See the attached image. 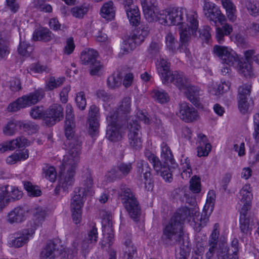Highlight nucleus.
Segmentation results:
<instances>
[{"label":"nucleus","instance_id":"obj_54","mask_svg":"<svg viewBox=\"0 0 259 259\" xmlns=\"http://www.w3.org/2000/svg\"><path fill=\"white\" fill-rule=\"evenodd\" d=\"M199 32L200 38L208 43L211 38V28L209 26H203L199 29Z\"/></svg>","mask_w":259,"mask_h":259},{"label":"nucleus","instance_id":"obj_56","mask_svg":"<svg viewBox=\"0 0 259 259\" xmlns=\"http://www.w3.org/2000/svg\"><path fill=\"white\" fill-rule=\"evenodd\" d=\"M75 102L77 106L79 109L81 110L85 109L87 101L84 92H80L76 94Z\"/></svg>","mask_w":259,"mask_h":259},{"label":"nucleus","instance_id":"obj_38","mask_svg":"<svg viewBox=\"0 0 259 259\" xmlns=\"http://www.w3.org/2000/svg\"><path fill=\"white\" fill-rule=\"evenodd\" d=\"M236 68L239 73L246 77H251L253 75L252 68L250 62L244 60H239L238 65H236Z\"/></svg>","mask_w":259,"mask_h":259},{"label":"nucleus","instance_id":"obj_59","mask_svg":"<svg viewBox=\"0 0 259 259\" xmlns=\"http://www.w3.org/2000/svg\"><path fill=\"white\" fill-rule=\"evenodd\" d=\"M9 198L13 200L19 199L22 196V193L18 188L8 185Z\"/></svg>","mask_w":259,"mask_h":259},{"label":"nucleus","instance_id":"obj_60","mask_svg":"<svg viewBox=\"0 0 259 259\" xmlns=\"http://www.w3.org/2000/svg\"><path fill=\"white\" fill-rule=\"evenodd\" d=\"M190 189L194 193H198L201 190L200 181L199 178L194 176L190 181Z\"/></svg>","mask_w":259,"mask_h":259},{"label":"nucleus","instance_id":"obj_14","mask_svg":"<svg viewBox=\"0 0 259 259\" xmlns=\"http://www.w3.org/2000/svg\"><path fill=\"white\" fill-rule=\"evenodd\" d=\"M203 12L206 18L214 25L217 24V22L223 24V22L226 21V17L219 8L214 4L207 2L206 0L204 1Z\"/></svg>","mask_w":259,"mask_h":259},{"label":"nucleus","instance_id":"obj_36","mask_svg":"<svg viewBox=\"0 0 259 259\" xmlns=\"http://www.w3.org/2000/svg\"><path fill=\"white\" fill-rule=\"evenodd\" d=\"M185 90L187 91L186 96L189 101L195 106L199 105L200 89L197 87L190 85L189 83L188 88Z\"/></svg>","mask_w":259,"mask_h":259},{"label":"nucleus","instance_id":"obj_25","mask_svg":"<svg viewBox=\"0 0 259 259\" xmlns=\"http://www.w3.org/2000/svg\"><path fill=\"white\" fill-rule=\"evenodd\" d=\"M149 30V27L147 25L140 26L130 36L129 42L130 43L134 42L135 44L134 47H136V45H140L148 35Z\"/></svg>","mask_w":259,"mask_h":259},{"label":"nucleus","instance_id":"obj_22","mask_svg":"<svg viewBox=\"0 0 259 259\" xmlns=\"http://www.w3.org/2000/svg\"><path fill=\"white\" fill-rule=\"evenodd\" d=\"M34 233L33 229H23L14 234V239L11 241V245L16 247H22L27 243L30 237Z\"/></svg>","mask_w":259,"mask_h":259},{"label":"nucleus","instance_id":"obj_42","mask_svg":"<svg viewBox=\"0 0 259 259\" xmlns=\"http://www.w3.org/2000/svg\"><path fill=\"white\" fill-rule=\"evenodd\" d=\"M28 156V151L27 150L21 152L14 153L7 158L6 162L9 164H14L18 161L27 159Z\"/></svg>","mask_w":259,"mask_h":259},{"label":"nucleus","instance_id":"obj_8","mask_svg":"<svg viewBox=\"0 0 259 259\" xmlns=\"http://www.w3.org/2000/svg\"><path fill=\"white\" fill-rule=\"evenodd\" d=\"M171 236L166 237L164 234V229L163 230L162 239L163 242L168 245H173L178 244L180 248V253L183 254H189L190 251V244L188 239H185L183 235V229L176 231L173 229L170 230Z\"/></svg>","mask_w":259,"mask_h":259},{"label":"nucleus","instance_id":"obj_64","mask_svg":"<svg viewBox=\"0 0 259 259\" xmlns=\"http://www.w3.org/2000/svg\"><path fill=\"white\" fill-rule=\"evenodd\" d=\"M9 88L12 92H19L22 90L21 83L20 79L13 78L10 81Z\"/></svg>","mask_w":259,"mask_h":259},{"label":"nucleus","instance_id":"obj_1","mask_svg":"<svg viewBox=\"0 0 259 259\" xmlns=\"http://www.w3.org/2000/svg\"><path fill=\"white\" fill-rule=\"evenodd\" d=\"M192 217L191 225L196 231H199L208 222L209 217L206 214H200L193 208L183 206L178 209L172 216L167 225L164 227V234L167 237L171 236L170 230L172 228L176 231L183 229V224L188 217Z\"/></svg>","mask_w":259,"mask_h":259},{"label":"nucleus","instance_id":"obj_58","mask_svg":"<svg viewBox=\"0 0 259 259\" xmlns=\"http://www.w3.org/2000/svg\"><path fill=\"white\" fill-rule=\"evenodd\" d=\"M65 123H75V117L73 114V107L71 104H68L66 106V120Z\"/></svg>","mask_w":259,"mask_h":259},{"label":"nucleus","instance_id":"obj_20","mask_svg":"<svg viewBox=\"0 0 259 259\" xmlns=\"http://www.w3.org/2000/svg\"><path fill=\"white\" fill-rule=\"evenodd\" d=\"M89 133L92 137H93L98 133L100 126L99 108L95 105H91L89 111Z\"/></svg>","mask_w":259,"mask_h":259},{"label":"nucleus","instance_id":"obj_62","mask_svg":"<svg viewBox=\"0 0 259 259\" xmlns=\"http://www.w3.org/2000/svg\"><path fill=\"white\" fill-rule=\"evenodd\" d=\"M33 214L35 221L37 222V223H40L44 221L46 216V212L41 207H37L34 210Z\"/></svg>","mask_w":259,"mask_h":259},{"label":"nucleus","instance_id":"obj_27","mask_svg":"<svg viewBox=\"0 0 259 259\" xmlns=\"http://www.w3.org/2000/svg\"><path fill=\"white\" fill-rule=\"evenodd\" d=\"M131 98L129 97H124L119 103L117 110L112 111L111 112H114L117 115V120L124 118L127 120V115L131 111Z\"/></svg>","mask_w":259,"mask_h":259},{"label":"nucleus","instance_id":"obj_40","mask_svg":"<svg viewBox=\"0 0 259 259\" xmlns=\"http://www.w3.org/2000/svg\"><path fill=\"white\" fill-rule=\"evenodd\" d=\"M20 120H12L8 122L3 128V133L5 135L12 136L18 130H20Z\"/></svg>","mask_w":259,"mask_h":259},{"label":"nucleus","instance_id":"obj_57","mask_svg":"<svg viewBox=\"0 0 259 259\" xmlns=\"http://www.w3.org/2000/svg\"><path fill=\"white\" fill-rule=\"evenodd\" d=\"M246 8L248 13L253 16L259 14V4L257 2L248 1L246 4Z\"/></svg>","mask_w":259,"mask_h":259},{"label":"nucleus","instance_id":"obj_9","mask_svg":"<svg viewBox=\"0 0 259 259\" xmlns=\"http://www.w3.org/2000/svg\"><path fill=\"white\" fill-rule=\"evenodd\" d=\"M117 115L114 112H110L107 117L108 125L105 138L110 142H117L123 138L122 125L117 120Z\"/></svg>","mask_w":259,"mask_h":259},{"label":"nucleus","instance_id":"obj_12","mask_svg":"<svg viewBox=\"0 0 259 259\" xmlns=\"http://www.w3.org/2000/svg\"><path fill=\"white\" fill-rule=\"evenodd\" d=\"M145 155L148 161L152 164L154 169L158 175H160L166 182H170L172 180V174L167 164L162 162L155 154L149 150L145 152Z\"/></svg>","mask_w":259,"mask_h":259},{"label":"nucleus","instance_id":"obj_31","mask_svg":"<svg viewBox=\"0 0 259 259\" xmlns=\"http://www.w3.org/2000/svg\"><path fill=\"white\" fill-rule=\"evenodd\" d=\"M75 127V123H73V125L72 123H65L64 126L65 135L67 138L66 141V145L68 147H70V143L77 144L81 146V142L79 140L77 137L74 136V128Z\"/></svg>","mask_w":259,"mask_h":259},{"label":"nucleus","instance_id":"obj_47","mask_svg":"<svg viewBox=\"0 0 259 259\" xmlns=\"http://www.w3.org/2000/svg\"><path fill=\"white\" fill-rule=\"evenodd\" d=\"M181 165H182V172L181 176L183 179L189 178L192 173V169L190 160L188 157L181 159Z\"/></svg>","mask_w":259,"mask_h":259},{"label":"nucleus","instance_id":"obj_2","mask_svg":"<svg viewBox=\"0 0 259 259\" xmlns=\"http://www.w3.org/2000/svg\"><path fill=\"white\" fill-rule=\"evenodd\" d=\"M62 160L59 187L64 191L71 187L74 182V177L80 159L81 146L77 144L70 143Z\"/></svg>","mask_w":259,"mask_h":259},{"label":"nucleus","instance_id":"obj_13","mask_svg":"<svg viewBox=\"0 0 259 259\" xmlns=\"http://www.w3.org/2000/svg\"><path fill=\"white\" fill-rule=\"evenodd\" d=\"M128 140L130 147L135 150L142 147L141 127L137 120H132L127 123Z\"/></svg>","mask_w":259,"mask_h":259},{"label":"nucleus","instance_id":"obj_33","mask_svg":"<svg viewBox=\"0 0 259 259\" xmlns=\"http://www.w3.org/2000/svg\"><path fill=\"white\" fill-rule=\"evenodd\" d=\"M102 227L103 234L108 241L109 245L110 246L112 243L114 233L112 229V223L109 217L103 220Z\"/></svg>","mask_w":259,"mask_h":259},{"label":"nucleus","instance_id":"obj_53","mask_svg":"<svg viewBox=\"0 0 259 259\" xmlns=\"http://www.w3.org/2000/svg\"><path fill=\"white\" fill-rule=\"evenodd\" d=\"M165 42L167 48L171 52H175L177 41L171 32H168L165 36Z\"/></svg>","mask_w":259,"mask_h":259},{"label":"nucleus","instance_id":"obj_55","mask_svg":"<svg viewBox=\"0 0 259 259\" xmlns=\"http://www.w3.org/2000/svg\"><path fill=\"white\" fill-rule=\"evenodd\" d=\"M161 157H163L165 160L169 161L170 162H172V161L174 160L173 155L169 147L167 145L166 143L163 142L161 145Z\"/></svg>","mask_w":259,"mask_h":259},{"label":"nucleus","instance_id":"obj_5","mask_svg":"<svg viewBox=\"0 0 259 259\" xmlns=\"http://www.w3.org/2000/svg\"><path fill=\"white\" fill-rule=\"evenodd\" d=\"M45 96V92L42 88L35 89L32 92L18 98L15 101L10 103L7 109L9 112H16L21 108H25L35 105Z\"/></svg>","mask_w":259,"mask_h":259},{"label":"nucleus","instance_id":"obj_48","mask_svg":"<svg viewBox=\"0 0 259 259\" xmlns=\"http://www.w3.org/2000/svg\"><path fill=\"white\" fill-rule=\"evenodd\" d=\"M121 77L119 73H114L108 77L107 80V85L109 88L114 89L121 84Z\"/></svg>","mask_w":259,"mask_h":259},{"label":"nucleus","instance_id":"obj_18","mask_svg":"<svg viewBox=\"0 0 259 259\" xmlns=\"http://www.w3.org/2000/svg\"><path fill=\"white\" fill-rule=\"evenodd\" d=\"M138 173L143 176L145 180V188L147 191L152 190L153 188V181L151 175V168L145 161L140 160L137 163Z\"/></svg>","mask_w":259,"mask_h":259},{"label":"nucleus","instance_id":"obj_29","mask_svg":"<svg viewBox=\"0 0 259 259\" xmlns=\"http://www.w3.org/2000/svg\"><path fill=\"white\" fill-rule=\"evenodd\" d=\"M27 212L24 207H16L8 213L7 221L10 224L21 223L25 220Z\"/></svg>","mask_w":259,"mask_h":259},{"label":"nucleus","instance_id":"obj_3","mask_svg":"<svg viewBox=\"0 0 259 259\" xmlns=\"http://www.w3.org/2000/svg\"><path fill=\"white\" fill-rule=\"evenodd\" d=\"M94 187L93 179L89 170L83 172L81 176L80 187L75 188L71 199L70 209L73 222L79 224L81 220L82 208L84 204L85 197L88 194H92Z\"/></svg>","mask_w":259,"mask_h":259},{"label":"nucleus","instance_id":"obj_24","mask_svg":"<svg viewBox=\"0 0 259 259\" xmlns=\"http://www.w3.org/2000/svg\"><path fill=\"white\" fill-rule=\"evenodd\" d=\"M251 189L249 184L245 185L240 191L241 198L240 201V208L239 210H249L251 208V200L252 199V194H251Z\"/></svg>","mask_w":259,"mask_h":259},{"label":"nucleus","instance_id":"obj_46","mask_svg":"<svg viewBox=\"0 0 259 259\" xmlns=\"http://www.w3.org/2000/svg\"><path fill=\"white\" fill-rule=\"evenodd\" d=\"M43 176L51 182L55 181L57 178V172L54 167L46 165L42 168Z\"/></svg>","mask_w":259,"mask_h":259},{"label":"nucleus","instance_id":"obj_44","mask_svg":"<svg viewBox=\"0 0 259 259\" xmlns=\"http://www.w3.org/2000/svg\"><path fill=\"white\" fill-rule=\"evenodd\" d=\"M20 130L27 132L29 134L35 133L39 128L38 125L31 121H20Z\"/></svg>","mask_w":259,"mask_h":259},{"label":"nucleus","instance_id":"obj_43","mask_svg":"<svg viewBox=\"0 0 259 259\" xmlns=\"http://www.w3.org/2000/svg\"><path fill=\"white\" fill-rule=\"evenodd\" d=\"M65 80V77H59L56 79L54 76H50L46 81L45 89L47 91H52L62 85Z\"/></svg>","mask_w":259,"mask_h":259},{"label":"nucleus","instance_id":"obj_7","mask_svg":"<svg viewBox=\"0 0 259 259\" xmlns=\"http://www.w3.org/2000/svg\"><path fill=\"white\" fill-rule=\"evenodd\" d=\"M122 202L131 218L138 222L141 215V208L139 201L132 190L125 186L121 188Z\"/></svg>","mask_w":259,"mask_h":259},{"label":"nucleus","instance_id":"obj_45","mask_svg":"<svg viewBox=\"0 0 259 259\" xmlns=\"http://www.w3.org/2000/svg\"><path fill=\"white\" fill-rule=\"evenodd\" d=\"M23 185L29 196L32 197L40 196L41 192L37 186L33 185L31 182L28 181H24Z\"/></svg>","mask_w":259,"mask_h":259},{"label":"nucleus","instance_id":"obj_49","mask_svg":"<svg viewBox=\"0 0 259 259\" xmlns=\"http://www.w3.org/2000/svg\"><path fill=\"white\" fill-rule=\"evenodd\" d=\"M152 96L156 101L161 104L167 103L169 101L168 95L163 90H153Z\"/></svg>","mask_w":259,"mask_h":259},{"label":"nucleus","instance_id":"obj_41","mask_svg":"<svg viewBox=\"0 0 259 259\" xmlns=\"http://www.w3.org/2000/svg\"><path fill=\"white\" fill-rule=\"evenodd\" d=\"M52 114L53 116H57L56 119L59 122L63 118V108L59 104H55L50 106L46 110V115Z\"/></svg>","mask_w":259,"mask_h":259},{"label":"nucleus","instance_id":"obj_16","mask_svg":"<svg viewBox=\"0 0 259 259\" xmlns=\"http://www.w3.org/2000/svg\"><path fill=\"white\" fill-rule=\"evenodd\" d=\"M251 87L249 84H243L238 88V108L240 112L244 114L249 111L251 106L247 101L251 92Z\"/></svg>","mask_w":259,"mask_h":259},{"label":"nucleus","instance_id":"obj_17","mask_svg":"<svg viewBox=\"0 0 259 259\" xmlns=\"http://www.w3.org/2000/svg\"><path fill=\"white\" fill-rule=\"evenodd\" d=\"M178 116L186 122H192L199 117L197 110L192 105L185 102L179 104Z\"/></svg>","mask_w":259,"mask_h":259},{"label":"nucleus","instance_id":"obj_6","mask_svg":"<svg viewBox=\"0 0 259 259\" xmlns=\"http://www.w3.org/2000/svg\"><path fill=\"white\" fill-rule=\"evenodd\" d=\"M187 26H180L179 27L180 43L178 50L180 52L187 53V47L191 40V35H196L198 27V21L196 14L190 15L187 18Z\"/></svg>","mask_w":259,"mask_h":259},{"label":"nucleus","instance_id":"obj_26","mask_svg":"<svg viewBox=\"0 0 259 259\" xmlns=\"http://www.w3.org/2000/svg\"><path fill=\"white\" fill-rule=\"evenodd\" d=\"M240 212L239 228L241 232L244 234H251L252 226L254 223L253 219L250 217H247L248 210H239Z\"/></svg>","mask_w":259,"mask_h":259},{"label":"nucleus","instance_id":"obj_21","mask_svg":"<svg viewBox=\"0 0 259 259\" xmlns=\"http://www.w3.org/2000/svg\"><path fill=\"white\" fill-rule=\"evenodd\" d=\"M220 236L219 225L215 224L213 231L209 236L208 245L209 248L205 254L206 259H212L218 248L219 237Z\"/></svg>","mask_w":259,"mask_h":259},{"label":"nucleus","instance_id":"obj_50","mask_svg":"<svg viewBox=\"0 0 259 259\" xmlns=\"http://www.w3.org/2000/svg\"><path fill=\"white\" fill-rule=\"evenodd\" d=\"M10 51L9 40L0 37V59H5L9 54Z\"/></svg>","mask_w":259,"mask_h":259},{"label":"nucleus","instance_id":"obj_30","mask_svg":"<svg viewBox=\"0 0 259 259\" xmlns=\"http://www.w3.org/2000/svg\"><path fill=\"white\" fill-rule=\"evenodd\" d=\"M184 9L182 8L174 7L168 11V19L170 24L180 25L183 24Z\"/></svg>","mask_w":259,"mask_h":259},{"label":"nucleus","instance_id":"obj_11","mask_svg":"<svg viewBox=\"0 0 259 259\" xmlns=\"http://www.w3.org/2000/svg\"><path fill=\"white\" fill-rule=\"evenodd\" d=\"M213 53L218 57L223 64L235 67L238 65L240 59L237 54L232 49L225 46L215 45Z\"/></svg>","mask_w":259,"mask_h":259},{"label":"nucleus","instance_id":"obj_4","mask_svg":"<svg viewBox=\"0 0 259 259\" xmlns=\"http://www.w3.org/2000/svg\"><path fill=\"white\" fill-rule=\"evenodd\" d=\"M170 63L164 59H160L157 69L162 82L164 84H174L180 90H185L189 85V79L184 73L170 70Z\"/></svg>","mask_w":259,"mask_h":259},{"label":"nucleus","instance_id":"obj_35","mask_svg":"<svg viewBox=\"0 0 259 259\" xmlns=\"http://www.w3.org/2000/svg\"><path fill=\"white\" fill-rule=\"evenodd\" d=\"M222 26L221 27L216 28L215 37L219 44H222L224 40L225 36H228L233 31L232 27L228 23L224 24L223 22Z\"/></svg>","mask_w":259,"mask_h":259},{"label":"nucleus","instance_id":"obj_51","mask_svg":"<svg viewBox=\"0 0 259 259\" xmlns=\"http://www.w3.org/2000/svg\"><path fill=\"white\" fill-rule=\"evenodd\" d=\"M124 257L126 259H133L137 253V248L130 240H126L125 243Z\"/></svg>","mask_w":259,"mask_h":259},{"label":"nucleus","instance_id":"obj_32","mask_svg":"<svg viewBox=\"0 0 259 259\" xmlns=\"http://www.w3.org/2000/svg\"><path fill=\"white\" fill-rule=\"evenodd\" d=\"M54 38V34L47 28H41L35 30L33 33L32 38L35 41L49 42Z\"/></svg>","mask_w":259,"mask_h":259},{"label":"nucleus","instance_id":"obj_15","mask_svg":"<svg viewBox=\"0 0 259 259\" xmlns=\"http://www.w3.org/2000/svg\"><path fill=\"white\" fill-rule=\"evenodd\" d=\"M133 169L131 162H121L112 168L106 176L107 181L110 182L126 177Z\"/></svg>","mask_w":259,"mask_h":259},{"label":"nucleus","instance_id":"obj_52","mask_svg":"<svg viewBox=\"0 0 259 259\" xmlns=\"http://www.w3.org/2000/svg\"><path fill=\"white\" fill-rule=\"evenodd\" d=\"M32 51V47L25 41L20 40L19 48L18 49V53L22 56H29L30 53Z\"/></svg>","mask_w":259,"mask_h":259},{"label":"nucleus","instance_id":"obj_19","mask_svg":"<svg viewBox=\"0 0 259 259\" xmlns=\"http://www.w3.org/2000/svg\"><path fill=\"white\" fill-rule=\"evenodd\" d=\"M141 3L146 20L149 22L157 21L158 11L155 0H141Z\"/></svg>","mask_w":259,"mask_h":259},{"label":"nucleus","instance_id":"obj_23","mask_svg":"<svg viewBox=\"0 0 259 259\" xmlns=\"http://www.w3.org/2000/svg\"><path fill=\"white\" fill-rule=\"evenodd\" d=\"M28 145H29V142L27 139L24 137H20L0 145V152L14 150L17 148H21Z\"/></svg>","mask_w":259,"mask_h":259},{"label":"nucleus","instance_id":"obj_39","mask_svg":"<svg viewBox=\"0 0 259 259\" xmlns=\"http://www.w3.org/2000/svg\"><path fill=\"white\" fill-rule=\"evenodd\" d=\"M130 23L133 26H137L140 21V14L138 8H127L125 10Z\"/></svg>","mask_w":259,"mask_h":259},{"label":"nucleus","instance_id":"obj_61","mask_svg":"<svg viewBox=\"0 0 259 259\" xmlns=\"http://www.w3.org/2000/svg\"><path fill=\"white\" fill-rule=\"evenodd\" d=\"M44 112L42 107L34 106L30 111V115L33 119H40L44 117Z\"/></svg>","mask_w":259,"mask_h":259},{"label":"nucleus","instance_id":"obj_10","mask_svg":"<svg viewBox=\"0 0 259 259\" xmlns=\"http://www.w3.org/2000/svg\"><path fill=\"white\" fill-rule=\"evenodd\" d=\"M98 52L92 49L84 50L80 55V61L83 65L90 66L91 75H99L103 68V65L97 60Z\"/></svg>","mask_w":259,"mask_h":259},{"label":"nucleus","instance_id":"obj_37","mask_svg":"<svg viewBox=\"0 0 259 259\" xmlns=\"http://www.w3.org/2000/svg\"><path fill=\"white\" fill-rule=\"evenodd\" d=\"M101 15L107 20H112L114 18L115 9L113 3L109 1L105 3L101 9Z\"/></svg>","mask_w":259,"mask_h":259},{"label":"nucleus","instance_id":"obj_63","mask_svg":"<svg viewBox=\"0 0 259 259\" xmlns=\"http://www.w3.org/2000/svg\"><path fill=\"white\" fill-rule=\"evenodd\" d=\"M211 146L210 143L206 144L205 145H201L197 147V155L198 157L207 156L210 151Z\"/></svg>","mask_w":259,"mask_h":259},{"label":"nucleus","instance_id":"obj_28","mask_svg":"<svg viewBox=\"0 0 259 259\" xmlns=\"http://www.w3.org/2000/svg\"><path fill=\"white\" fill-rule=\"evenodd\" d=\"M61 253L58 245L54 242L50 241L41 251L40 257L41 259H54L56 256Z\"/></svg>","mask_w":259,"mask_h":259},{"label":"nucleus","instance_id":"obj_34","mask_svg":"<svg viewBox=\"0 0 259 259\" xmlns=\"http://www.w3.org/2000/svg\"><path fill=\"white\" fill-rule=\"evenodd\" d=\"M223 7L225 9L226 15L231 21L234 22L236 19V8L231 0H221Z\"/></svg>","mask_w":259,"mask_h":259}]
</instances>
